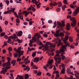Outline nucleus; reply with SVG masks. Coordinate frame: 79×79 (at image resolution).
<instances>
[{
	"label": "nucleus",
	"mask_w": 79,
	"mask_h": 79,
	"mask_svg": "<svg viewBox=\"0 0 79 79\" xmlns=\"http://www.w3.org/2000/svg\"><path fill=\"white\" fill-rule=\"evenodd\" d=\"M78 12H78L77 10H75V11L74 12H73L72 15H73V16H76V15H77V14H78Z\"/></svg>",
	"instance_id": "f3484780"
},
{
	"label": "nucleus",
	"mask_w": 79,
	"mask_h": 79,
	"mask_svg": "<svg viewBox=\"0 0 79 79\" xmlns=\"http://www.w3.org/2000/svg\"><path fill=\"white\" fill-rule=\"evenodd\" d=\"M32 5H31L29 8L27 9V11H31L32 10Z\"/></svg>",
	"instance_id": "473e14b6"
},
{
	"label": "nucleus",
	"mask_w": 79,
	"mask_h": 79,
	"mask_svg": "<svg viewBox=\"0 0 79 79\" xmlns=\"http://www.w3.org/2000/svg\"><path fill=\"white\" fill-rule=\"evenodd\" d=\"M48 45H50V47H55V44H51L50 42H47L45 46L46 50H48Z\"/></svg>",
	"instance_id": "39448f33"
},
{
	"label": "nucleus",
	"mask_w": 79,
	"mask_h": 79,
	"mask_svg": "<svg viewBox=\"0 0 79 79\" xmlns=\"http://www.w3.org/2000/svg\"><path fill=\"white\" fill-rule=\"evenodd\" d=\"M17 40L18 41V43H22V40H21L19 39H18Z\"/></svg>",
	"instance_id": "ea45409f"
},
{
	"label": "nucleus",
	"mask_w": 79,
	"mask_h": 79,
	"mask_svg": "<svg viewBox=\"0 0 79 79\" xmlns=\"http://www.w3.org/2000/svg\"><path fill=\"white\" fill-rule=\"evenodd\" d=\"M4 38H5L6 39H7L8 38V36L6 35H5L4 36Z\"/></svg>",
	"instance_id": "774afa93"
},
{
	"label": "nucleus",
	"mask_w": 79,
	"mask_h": 79,
	"mask_svg": "<svg viewBox=\"0 0 79 79\" xmlns=\"http://www.w3.org/2000/svg\"><path fill=\"white\" fill-rule=\"evenodd\" d=\"M61 11V9L60 8H58L57 9H56V12H60Z\"/></svg>",
	"instance_id": "c03bdc74"
},
{
	"label": "nucleus",
	"mask_w": 79,
	"mask_h": 79,
	"mask_svg": "<svg viewBox=\"0 0 79 79\" xmlns=\"http://www.w3.org/2000/svg\"><path fill=\"white\" fill-rule=\"evenodd\" d=\"M2 69L3 70H2L0 72V74H5L7 72V68H2Z\"/></svg>",
	"instance_id": "9d476101"
},
{
	"label": "nucleus",
	"mask_w": 79,
	"mask_h": 79,
	"mask_svg": "<svg viewBox=\"0 0 79 79\" xmlns=\"http://www.w3.org/2000/svg\"><path fill=\"white\" fill-rule=\"evenodd\" d=\"M11 65L10 64H9L8 63V62H7L6 63H3L2 64V66L3 67H6V68H7V69H10L11 67L10 66Z\"/></svg>",
	"instance_id": "0eeeda50"
},
{
	"label": "nucleus",
	"mask_w": 79,
	"mask_h": 79,
	"mask_svg": "<svg viewBox=\"0 0 79 79\" xmlns=\"http://www.w3.org/2000/svg\"><path fill=\"white\" fill-rule=\"evenodd\" d=\"M10 13V12L9 11V10H8L7 11H5L4 12V15H6V14H9Z\"/></svg>",
	"instance_id": "58836bf2"
},
{
	"label": "nucleus",
	"mask_w": 79,
	"mask_h": 79,
	"mask_svg": "<svg viewBox=\"0 0 79 79\" xmlns=\"http://www.w3.org/2000/svg\"><path fill=\"white\" fill-rule=\"evenodd\" d=\"M65 33L66 34H67V35H70V33L68 31L65 32Z\"/></svg>",
	"instance_id": "0e129e2a"
},
{
	"label": "nucleus",
	"mask_w": 79,
	"mask_h": 79,
	"mask_svg": "<svg viewBox=\"0 0 79 79\" xmlns=\"http://www.w3.org/2000/svg\"><path fill=\"white\" fill-rule=\"evenodd\" d=\"M66 8V5H64L62 7V9L63 11H64L65 10V8Z\"/></svg>",
	"instance_id": "7c9ffc66"
},
{
	"label": "nucleus",
	"mask_w": 79,
	"mask_h": 79,
	"mask_svg": "<svg viewBox=\"0 0 79 79\" xmlns=\"http://www.w3.org/2000/svg\"><path fill=\"white\" fill-rule=\"evenodd\" d=\"M60 30H58L56 31V33L54 34V36L56 37H58L60 36Z\"/></svg>",
	"instance_id": "1a4fd4ad"
},
{
	"label": "nucleus",
	"mask_w": 79,
	"mask_h": 79,
	"mask_svg": "<svg viewBox=\"0 0 79 79\" xmlns=\"http://www.w3.org/2000/svg\"><path fill=\"white\" fill-rule=\"evenodd\" d=\"M70 27H71V26H70L69 23H68L66 25V29L67 31H69L70 30Z\"/></svg>",
	"instance_id": "2eb2a0df"
},
{
	"label": "nucleus",
	"mask_w": 79,
	"mask_h": 79,
	"mask_svg": "<svg viewBox=\"0 0 79 79\" xmlns=\"http://www.w3.org/2000/svg\"><path fill=\"white\" fill-rule=\"evenodd\" d=\"M53 62V60L51 59L50 60V59L49 58L48 61V64L49 65H50L51 64H52V63Z\"/></svg>",
	"instance_id": "4468645a"
},
{
	"label": "nucleus",
	"mask_w": 79,
	"mask_h": 79,
	"mask_svg": "<svg viewBox=\"0 0 79 79\" xmlns=\"http://www.w3.org/2000/svg\"><path fill=\"white\" fill-rule=\"evenodd\" d=\"M29 57V56H28L27 58H25L24 60V61L25 62V64H27V63H30V60H28V58Z\"/></svg>",
	"instance_id": "9b49d317"
},
{
	"label": "nucleus",
	"mask_w": 79,
	"mask_h": 79,
	"mask_svg": "<svg viewBox=\"0 0 79 79\" xmlns=\"http://www.w3.org/2000/svg\"><path fill=\"white\" fill-rule=\"evenodd\" d=\"M65 50H66L65 49L62 48L59 51L58 50L56 51L57 54L54 57V59L58 64H60L61 63V59L62 60H64L65 59V57L64 55V54L65 53L64 52ZM60 53H61V56L60 55Z\"/></svg>",
	"instance_id": "f257e3e1"
},
{
	"label": "nucleus",
	"mask_w": 79,
	"mask_h": 79,
	"mask_svg": "<svg viewBox=\"0 0 79 79\" xmlns=\"http://www.w3.org/2000/svg\"><path fill=\"white\" fill-rule=\"evenodd\" d=\"M21 60V58L19 59V58H18L17 59V61L18 62V61H20Z\"/></svg>",
	"instance_id": "680f3d73"
},
{
	"label": "nucleus",
	"mask_w": 79,
	"mask_h": 79,
	"mask_svg": "<svg viewBox=\"0 0 79 79\" xmlns=\"http://www.w3.org/2000/svg\"><path fill=\"white\" fill-rule=\"evenodd\" d=\"M69 47L73 49L74 48V46L73 44H71L70 46H69Z\"/></svg>",
	"instance_id": "3c124183"
},
{
	"label": "nucleus",
	"mask_w": 79,
	"mask_h": 79,
	"mask_svg": "<svg viewBox=\"0 0 79 79\" xmlns=\"http://www.w3.org/2000/svg\"><path fill=\"white\" fill-rule=\"evenodd\" d=\"M6 3L7 4V5L8 6L9 5V3H10V2L8 0H6Z\"/></svg>",
	"instance_id": "864d4df0"
},
{
	"label": "nucleus",
	"mask_w": 79,
	"mask_h": 79,
	"mask_svg": "<svg viewBox=\"0 0 79 79\" xmlns=\"http://www.w3.org/2000/svg\"><path fill=\"white\" fill-rule=\"evenodd\" d=\"M25 79H29V75L28 74H25Z\"/></svg>",
	"instance_id": "4c0bfd02"
},
{
	"label": "nucleus",
	"mask_w": 79,
	"mask_h": 79,
	"mask_svg": "<svg viewBox=\"0 0 79 79\" xmlns=\"http://www.w3.org/2000/svg\"><path fill=\"white\" fill-rule=\"evenodd\" d=\"M19 54H18V53H15L14 54V57H17L18 56V55Z\"/></svg>",
	"instance_id": "37998d69"
},
{
	"label": "nucleus",
	"mask_w": 79,
	"mask_h": 79,
	"mask_svg": "<svg viewBox=\"0 0 79 79\" xmlns=\"http://www.w3.org/2000/svg\"><path fill=\"white\" fill-rule=\"evenodd\" d=\"M41 21H42V25H44V24H45V23H44V21H45V19H43V18H41Z\"/></svg>",
	"instance_id": "f704fd0d"
},
{
	"label": "nucleus",
	"mask_w": 79,
	"mask_h": 79,
	"mask_svg": "<svg viewBox=\"0 0 79 79\" xmlns=\"http://www.w3.org/2000/svg\"><path fill=\"white\" fill-rule=\"evenodd\" d=\"M7 58L8 61L7 63H9V64H10L11 65V63L10 62V60L11 59H10V58L9 57H8Z\"/></svg>",
	"instance_id": "bb28decb"
},
{
	"label": "nucleus",
	"mask_w": 79,
	"mask_h": 79,
	"mask_svg": "<svg viewBox=\"0 0 79 79\" xmlns=\"http://www.w3.org/2000/svg\"><path fill=\"white\" fill-rule=\"evenodd\" d=\"M16 79H23V77L19 75H18Z\"/></svg>",
	"instance_id": "aec40b11"
},
{
	"label": "nucleus",
	"mask_w": 79,
	"mask_h": 79,
	"mask_svg": "<svg viewBox=\"0 0 79 79\" xmlns=\"http://www.w3.org/2000/svg\"><path fill=\"white\" fill-rule=\"evenodd\" d=\"M78 42H79V41L77 42L76 43H75L74 45L75 46H77L78 45Z\"/></svg>",
	"instance_id": "052dcab7"
},
{
	"label": "nucleus",
	"mask_w": 79,
	"mask_h": 79,
	"mask_svg": "<svg viewBox=\"0 0 79 79\" xmlns=\"http://www.w3.org/2000/svg\"><path fill=\"white\" fill-rule=\"evenodd\" d=\"M16 63V60H12L11 62V64H13V66H15V63Z\"/></svg>",
	"instance_id": "b1692460"
},
{
	"label": "nucleus",
	"mask_w": 79,
	"mask_h": 79,
	"mask_svg": "<svg viewBox=\"0 0 79 79\" xmlns=\"http://www.w3.org/2000/svg\"><path fill=\"white\" fill-rule=\"evenodd\" d=\"M4 24L5 25H8V21H6L4 22Z\"/></svg>",
	"instance_id": "5fc2aeb1"
},
{
	"label": "nucleus",
	"mask_w": 79,
	"mask_h": 79,
	"mask_svg": "<svg viewBox=\"0 0 79 79\" xmlns=\"http://www.w3.org/2000/svg\"><path fill=\"white\" fill-rule=\"evenodd\" d=\"M22 35H23V32L21 31H20L18 32L17 36H18V37H21Z\"/></svg>",
	"instance_id": "6ab92c4d"
},
{
	"label": "nucleus",
	"mask_w": 79,
	"mask_h": 79,
	"mask_svg": "<svg viewBox=\"0 0 79 79\" xmlns=\"http://www.w3.org/2000/svg\"><path fill=\"white\" fill-rule=\"evenodd\" d=\"M21 47L18 48V49L16 48L14 49V51L17 52V53H24V51H21Z\"/></svg>",
	"instance_id": "6e6552de"
},
{
	"label": "nucleus",
	"mask_w": 79,
	"mask_h": 79,
	"mask_svg": "<svg viewBox=\"0 0 79 79\" xmlns=\"http://www.w3.org/2000/svg\"><path fill=\"white\" fill-rule=\"evenodd\" d=\"M63 2L64 4H65V5H68V3L67 2V1L66 0H64Z\"/></svg>",
	"instance_id": "09e8293b"
},
{
	"label": "nucleus",
	"mask_w": 79,
	"mask_h": 79,
	"mask_svg": "<svg viewBox=\"0 0 79 79\" xmlns=\"http://www.w3.org/2000/svg\"><path fill=\"white\" fill-rule=\"evenodd\" d=\"M69 41L70 42H73V39L71 37H69Z\"/></svg>",
	"instance_id": "c9c22d12"
},
{
	"label": "nucleus",
	"mask_w": 79,
	"mask_h": 79,
	"mask_svg": "<svg viewBox=\"0 0 79 79\" xmlns=\"http://www.w3.org/2000/svg\"><path fill=\"white\" fill-rule=\"evenodd\" d=\"M33 69H38V67H37L36 65H34L33 66Z\"/></svg>",
	"instance_id": "4d7b16f0"
},
{
	"label": "nucleus",
	"mask_w": 79,
	"mask_h": 79,
	"mask_svg": "<svg viewBox=\"0 0 79 79\" xmlns=\"http://www.w3.org/2000/svg\"><path fill=\"white\" fill-rule=\"evenodd\" d=\"M57 4H58V5H58V6H59V7H61L62 5V3H61V2H58Z\"/></svg>",
	"instance_id": "2f4dec72"
},
{
	"label": "nucleus",
	"mask_w": 79,
	"mask_h": 79,
	"mask_svg": "<svg viewBox=\"0 0 79 79\" xmlns=\"http://www.w3.org/2000/svg\"><path fill=\"white\" fill-rule=\"evenodd\" d=\"M32 10L33 11L35 12L36 10L35 9L34 7H33V6H32Z\"/></svg>",
	"instance_id": "6e6d98bb"
},
{
	"label": "nucleus",
	"mask_w": 79,
	"mask_h": 79,
	"mask_svg": "<svg viewBox=\"0 0 79 79\" xmlns=\"http://www.w3.org/2000/svg\"><path fill=\"white\" fill-rule=\"evenodd\" d=\"M60 37H62L63 36H64V34L63 32H60L59 33Z\"/></svg>",
	"instance_id": "de8ad7c7"
},
{
	"label": "nucleus",
	"mask_w": 79,
	"mask_h": 79,
	"mask_svg": "<svg viewBox=\"0 0 79 79\" xmlns=\"http://www.w3.org/2000/svg\"><path fill=\"white\" fill-rule=\"evenodd\" d=\"M40 35L39 33H35L34 37L32 38V40L31 39L30 40V42L29 44L30 47H33V44H32V43L34 42L33 40L36 42L37 44L39 43L40 45H43L42 43L40 41V40H39V38H40Z\"/></svg>",
	"instance_id": "f03ea898"
},
{
	"label": "nucleus",
	"mask_w": 79,
	"mask_h": 79,
	"mask_svg": "<svg viewBox=\"0 0 79 79\" xmlns=\"http://www.w3.org/2000/svg\"><path fill=\"white\" fill-rule=\"evenodd\" d=\"M70 7L71 8H73V9H74V6L72 4L70 5H69Z\"/></svg>",
	"instance_id": "a18cd8bd"
},
{
	"label": "nucleus",
	"mask_w": 79,
	"mask_h": 79,
	"mask_svg": "<svg viewBox=\"0 0 79 79\" xmlns=\"http://www.w3.org/2000/svg\"><path fill=\"white\" fill-rule=\"evenodd\" d=\"M19 54L18 55H19V58H20V56H21V55H23V53H21V52H18Z\"/></svg>",
	"instance_id": "79ce46f5"
},
{
	"label": "nucleus",
	"mask_w": 79,
	"mask_h": 79,
	"mask_svg": "<svg viewBox=\"0 0 79 79\" xmlns=\"http://www.w3.org/2000/svg\"><path fill=\"white\" fill-rule=\"evenodd\" d=\"M64 71H65V69H62L60 72V74H64Z\"/></svg>",
	"instance_id": "72a5a7b5"
},
{
	"label": "nucleus",
	"mask_w": 79,
	"mask_h": 79,
	"mask_svg": "<svg viewBox=\"0 0 79 79\" xmlns=\"http://www.w3.org/2000/svg\"><path fill=\"white\" fill-rule=\"evenodd\" d=\"M10 37L12 39H16L18 38V37L16 36V34H14L13 35L10 36Z\"/></svg>",
	"instance_id": "f8f14e48"
},
{
	"label": "nucleus",
	"mask_w": 79,
	"mask_h": 79,
	"mask_svg": "<svg viewBox=\"0 0 79 79\" xmlns=\"http://www.w3.org/2000/svg\"><path fill=\"white\" fill-rule=\"evenodd\" d=\"M16 21L17 23H20V21L19 19H17L16 20Z\"/></svg>",
	"instance_id": "8fccbe9b"
},
{
	"label": "nucleus",
	"mask_w": 79,
	"mask_h": 79,
	"mask_svg": "<svg viewBox=\"0 0 79 79\" xmlns=\"http://www.w3.org/2000/svg\"><path fill=\"white\" fill-rule=\"evenodd\" d=\"M39 61V57L35 58L34 60V62H36V63H37Z\"/></svg>",
	"instance_id": "5701e85b"
},
{
	"label": "nucleus",
	"mask_w": 79,
	"mask_h": 79,
	"mask_svg": "<svg viewBox=\"0 0 79 79\" xmlns=\"http://www.w3.org/2000/svg\"><path fill=\"white\" fill-rule=\"evenodd\" d=\"M5 34V32H2L0 34L1 37H3V36H4V35Z\"/></svg>",
	"instance_id": "49530a36"
},
{
	"label": "nucleus",
	"mask_w": 79,
	"mask_h": 79,
	"mask_svg": "<svg viewBox=\"0 0 79 79\" xmlns=\"http://www.w3.org/2000/svg\"><path fill=\"white\" fill-rule=\"evenodd\" d=\"M32 11H30L29 12H27V10H25L24 11L23 13H25V17H27V15H29V13H31V12Z\"/></svg>",
	"instance_id": "ddd939ff"
},
{
	"label": "nucleus",
	"mask_w": 79,
	"mask_h": 79,
	"mask_svg": "<svg viewBox=\"0 0 79 79\" xmlns=\"http://www.w3.org/2000/svg\"><path fill=\"white\" fill-rule=\"evenodd\" d=\"M48 23H52V20H50L48 21Z\"/></svg>",
	"instance_id": "69168bd1"
},
{
	"label": "nucleus",
	"mask_w": 79,
	"mask_h": 79,
	"mask_svg": "<svg viewBox=\"0 0 79 79\" xmlns=\"http://www.w3.org/2000/svg\"><path fill=\"white\" fill-rule=\"evenodd\" d=\"M61 40H60L59 41V43H58V44L57 45V46L58 47H59V46H60V45H63V43H61Z\"/></svg>",
	"instance_id": "393cba45"
},
{
	"label": "nucleus",
	"mask_w": 79,
	"mask_h": 79,
	"mask_svg": "<svg viewBox=\"0 0 79 79\" xmlns=\"http://www.w3.org/2000/svg\"><path fill=\"white\" fill-rule=\"evenodd\" d=\"M74 73H75L74 75L75 76V77H76V76H79V72H78V71H74ZM76 74V75H75Z\"/></svg>",
	"instance_id": "c85d7f7f"
},
{
	"label": "nucleus",
	"mask_w": 79,
	"mask_h": 79,
	"mask_svg": "<svg viewBox=\"0 0 79 79\" xmlns=\"http://www.w3.org/2000/svg\"><path fill=\"white\" fill-rule=\"evenodd\" d=\"M67 72L68 74H71V69L70 68H68L67 70Z\"/></svg>",
	"instance_id": "4be33fe9"
},
{
	"label": "nucleus",
	"mask_w": 79,
	"mask_h": 79,
	"mask_svg": "<svg viewBox=\"0 0 79 79\" xmlns=\"http://www.w3.org/2000/svg\"><path fill=\"white\" fill-rule=\"evenodd\" d=\"M61 23H61V22H60L57 21V28H60L61 27H64L65 25H64V21H62Z\"/></svg>",
	"instance_id": "423d86ee"
},
{
	"label": "nucleus",
	"mask_w": 79,
	"mask_h": 79,
	"mask_svg": "<svg viewBox=\"0 0 79 79\" xmlns=\"http://www.w3.org/2000/svg\"><path fill=\"white\" fill-rule=\"evenodd\" d=\"M61 66L63 68V69H65V64H61V65H60L59 66L60 69H61Z\"/></svg>",
	"instance_id": "a211bd4d"
},
{
	"label": "nucleus",
	"mask_w": 79,
	"mask_h": 79,
	"mask_svg": "<svg viewBox=\"0 0 79 79\" xmlns=\"http://www.w3.org/2000/svg\"><path fill=\"white\" fill-rule=\"evenodd\" d=\"M32 3H35V5H37L38 3V2L37 1V0H31Z\"/></svg>",
	"instance_id": "a878e982"
},
{
	"label": "nucleus",
	"mask_w": 79,
	"mask_h": 79,
	"mask_svg": "<svg viewBox=\"0 0 79 79\" xmlns=\"http://www.w3.org/2000/svg\"><path fill=\"white\" fill-rule=\"evenodd\" d=\"M36 52H34L32 53V57H34L35 56V55H36Z\"/></svg>",
	"instance_id": "e433bc0d"
},
{
	"label": "nucleus",
	"mask_w": 79,
	"mask_h": 79,
	"mask_svg": "<svg viewBox=\"0 0 79 79\" xmlns=\"http://www.w3.org/2000/svg\"><path fill=\"white\" fill-rule=\"evenodd\" d=\"M44 37H47V36H48V35L46 34H45L43 35Z\"/></svg>",
	"instance_id": "338daca9"
},
{
	"label": "nucleus",
	"mask_w": 79,
	"mask_h": 79,
	"mask_svg": "<svg viewBox=\"0 0 79 79\" xmlns=\"http://www.w3.org/2000/svg\"><path fill=\"white\" fill-rule=\"evenodd\" d=\"M48 66H49V65L48 64H47L45 65V66H44L43 68L44 69H45L46 71H47V68Z\"/></svg>",
	"instance_id": "c756f323"
},
{
	"label": "nucleus",
	"mask_w": 79,
	"mask_h": 79,
	"mask_svg": "<svg viewBox=\"0 0 79 79\" xmlns=\"http://www.w3.org/2000/svg\"><path fill=\"white\" fill-rule=\"evenodd\" d=\"M10 9V10H9V12H12V13H15V8H12V7H11V6Z\"/></svg>",
	"instance_id": "dca6fc26"
},
{
	"label": "nucleus",
	"mask_w": 79,
	"mask_h": 79,
	"mask_svg": "<svg viewBox=\"0 0 79 79\" xmlns=\"http://www.w3.org/2000/svg\"><path fill=\"white\" fill-rule=\"evenodd\" d=\"M2 53L3 54L5 53H6V50L5 49H4L2 51Z\"/></svg>",
	"instance_id": "e2e57ef3"
},
{
	"label": "nucleus",
	"mask_w": 79,
	"mask_h": 79,
	"mask_svg": "<svg viewBox=\"0 0 79 79\" xmlns=\"http://www.w3.org/2000/svg\"><path fill=\"white\" fill-rule=\"evenodd\" d=\"M8 50L9 51V52H11V51H12V48L11 47H9V48L8 49Z\"/></svg>",
	"instance_id": "603ef678"
},
{
	"label": "nucleus",
	"mask_w": 79,
	"mask_h": 79,
	"mask_svg": "<svg viewBox=\"0 0 79 79\" xmlns=\"http://www.w3.org/2000/svg\"><path fill=\"white\" fill-rule=\"evenodd\" d=\"M20 18L23 21V15H20Z\"/></svg>",
	"instance_id": "13d9d810"
},
{
	"label": "nucleus",
	"mask_w": 79,
	"mask_h": 79,
	"mask_svg": "<svg viewBox=\"0 0 79 79\" xmlns=\"http://www.w3.org/2000/svg\"><path fill=\"white\" fill-rule=\"evenodd\" d=\"M69 18L70 20L73 21L72 23H71V26L72 27H74L76 26V19L74 17H71V15H68L67 17V19Z\"/></svg>",
	"instance_id": "20e7f679"
},
{
	"label": "nucleus",
	"mask_w": 79,
	"mask_h": 79,
	"mask_svg": "<svg viewBox=\"0 0 79 79\" xmlns=\"http://www.w3.org/2000/svg\"><path fill=\"white\" fill-rule=\"evenodd\" d=\"M50 6H55L56 5V3L54 2L53 4L51 2L50 4Z\"/></svg>",
	"instance_id": "cd10ccee"
},
{
	"label": "nucleus",
	"mask_w": 79,
	"mask_h": 79,
	"mask_svg": "<svg viewBox=\"0 0 79 79\" xmlns=\"http://www.w3.org/2000/svg\"><path fill=\"white\" fill-rule=\"evenodd\" d=\"M27 69H28L27 71H29L30 70V68L29 67L28 65H27L25 68H24L23 70L24 71H27Z\"/></svg>",
	"instance_id": "412c9836"
},
{
	"label": "nucleus",
	"mask_w": 79,
	"mask_h": 79,
	"mask_svg": "<svg viewBox=\"0 0 79 79\" xmlns=\"http://www.w3.org/2000/svg\"><path fill=\"white\" fill-rule=\"evenodd\" d=\"M68 39H69V36L68 35H67L66 36H65V38L63 40V42H64V43L65 44L64 45H63L62 46V47L63 48H64L65 49V51L67 50H66V47H68V45L69 47V46L70 45V44L69 42L67 41L68 40Z\"/></svg>",
	"instance_id": "7ed1b4c3"
},
{
	"label": "nucleus",
	"mask_w": 79,
	"mask_h": 79,
	"mask_svg": "<svg viewBox=\"0 0 79 79\" xmlns=\"http://www.w3.org/2000/svg\"><path fill=\"white\" fill-rule=\"evenodd\" d=\"M8 41H7V42H8V43H10V42H11V37H10V36L8 38Z\"/></svg>",
	"instance_id": "a19ab883"
},
{
	"label": "nucleus",
	"mask_w": 79,
	"mask_h": 79,
	"mask_svg": "<svg viewBox=\"0 0 79 79\" xmlns=\"http://www.w3.org/2000/svg\"><path fill=\"white\" fill-rule=\"evenodd\" d=\"M42 74V73L41 72H40L38 73H37V75L38 76H40L41 74Z\"/></svg>",
	"instance_id": "bf43d9fd"
}]
</instances>
